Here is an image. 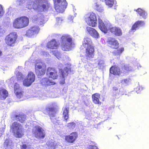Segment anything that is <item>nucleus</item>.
Returning a JSON list of instances; mask_svg holds the SVG:
<instances>
[{"mask_svg": "<svg viewBox=\"0 0 149 149\" xmlns=\"http://www.w3.org/2000/svg\"><path fill=\"white\" fill-rule=\"evenodd\" d=\"M40 30L39 27L37 26H33L31 27L26 31V35L28 37H30L37 34Z\"/></svg>", "mask_w": 149, "mask_h": 149, "instance_id": "obj_17", "label": "nucleus"}, {"mask_svg": "<svg viewBox=\"0 0 149 149\" xmlns=\"http://www.w3.org/2000/svg\"><path fill=\"white\" fill-rule=\"evenodd\" d=\"M61 49L65 51H69L74 44L72 38L68 34L63 35L61 37Z\"/></svg>", "mask_w": 149, "mask_h": 149, "instance_id": "obj_1", "label": "nucleus"}, {"mask_svg": "<svg viewBox=\"0 0 149 149\" xmlns=\"http://www.w3.org/2000/svg\"><path fill=\"white\" fill-rule=\"evenodd\" d=\"M40 83L43 86H45L54 85L55 84L54 82L50 80L47 77H44L40 80Z\"/></svg>", "mask_w": 149, "mask_h": 149, "instance_id": "obj_24", "label": "nucleus"}, {"mask_svg": "<svg viewBox=\"0 0 149 149\" xmlns=\"http://www.w3.org/2000/svg\"><path fill=\"white\" fill-rule=\"evenodd\" d=\"M56 21H57L58 22L62 20L61 18L60 17H56Z\"/></svg>", "mask_w": 149, "mask_h": 149, "instance_id": "obj_46", "label": "nucleus"}, {"mask_svg": "<svg viewBox=\"0 0 149 149\" xmlns=\"http://www.w3.org/2000/svg\"><path fill=\"white\" fill-rule=\"evenodd\" d=\"M54 8L57 12L62 13L66 8L67 3L66 0H53Z\"/></svg>", "mask_w": 149, "mask_h": 149, "instance_id": "obj_5", "label": "nucleus"}, {"mask_svg": "<svg viewBox=\"0 0 149 149\" xmlns=\"http://www.w3.org/2000/svg\"><path fill=\"white\" fill-rule=\"evenodd\" d=\"M113 89L114 91H116L118 90V88L117 87L114 86L113 88Z\"/></svg>", "mask_w": 149, "mask_h": 149, "instance_id": "obj_47", "label": "nucleus"}, {"mask_svg": "<svg viewBox=\"0 0 149 149\" xmlns=\"http://www.w3.org/2000/svg\"><path fill=\"white\" fill-rule=\"evenodd\" d=\"M13 136L16 138H21L24 135L22 125L17 122H14L10 126Z\"/></svg>", "mask_w": 149, "mask_h": 149, "instance_id": "obj_2", "label": "nucleus"}, {"mask_svg": "<svg viewBox=\"0 0 149 149\" xmlns=\"http://www.w3.org/2000/svg\"><path fill=\"white\" fill-rule=\"evenodd\" d=\"M3 30L2 28L1 25L0 24V34H1L3 33Z\"/></svg>", "mask_w": 149, "mask_h": 149, "instance_id": "obj_45", "label": "nucleus"}, {"mask_svg": "<svg viewBox=\"0 0 149 149\" xmlns=\"http://www.w3.org/2000/svg\"><path fill=\"white\" fill-rule=\"evenodd\" d=\"M8 92L5 89L3 88H0V99L4 100L8 96Z\"/></svg>", "mask_w": 149, "mask_h": 149, "instance_id": "obj_26", "label": "nucleus"}, {"mask_svg": "<svg viewBox=\"0 0 149 149\" xmlns=\"http://www.w3.org/2000/svg\"><path fill=\"white\" fill-rule=\"evenodd\" d=\"M52 106H53V107H48L45 109L46 112L51 118L55 116V115L57 111L56 107V106L55 107L53 104Z\"/></svg>", "mask_w": 149, "mask_h": 149, "instance_id": "obj_21", "label": "nucleus"}, {"mask_svg": "<svg viewBox=\"0 0 149 149\" xmlns=\"http://www.w3.org/2000/svg\"><path fill=\"white\" fill-rule=\"evenodd\" d=\"M2 55V52L1 51H0V57Z\"/></svg>", "mask_w": 149, "mask_h": 149, "instance_id": "obj_48", "label": "nucleus"}, {"mask_svg": "<svg viewBox=\"0 0 149 149\" xmlns=\"http://www.w3.org/2000/svg\"><path fill=\"white\" fill-rule=\"evenodd\" d=\"M41 6L43 8V11L47 10L50 7V5L49 3H47L46 4H42Z\"/></svg>", "mask_w": 149, "mask_h": 149, "instance_id": "obj_35", "label": "nucleus"}, {"mask_svg": "<svg viewBox=\"0 0 149 149\" xmlns=\"http://www.w3.org/2000/svg\"><path fill=\"white\" fill-rule=\"evenodd\" d=\"M46 74L49 78L53 79H56L58 77L57 71L56 69L54 67H48L47 69Z\"/></svg>", "mask_w": 149, "mask_h": 149, "instance_id": "obj_13", "label": "nucleus"}, {"mask_svg": "<svg viewBox=\"0 0 149 149\" xmlns=\"http://www.w3.org/2000/svg\"><path fill=\"white\" fill-rule=\"evenodd\" d=\"M29 23V18L26 16H22L15 19L13 22V25L15 28L20 29L27 26Z\"/></svg>", "mask_w": 149, "mask_h": 149, "instance_id": "obj_3", "label": "nucleus"}, {"mask_svg": "<svg viewBox=\"0 0 149 149\" xmlns=\"http://www.w3.org/2000/svg\"><path fill=\"white\" fill-rule=\"evenodd\" d=\"M75 123L73 122H72L68 123L67 126L69 128L73 129L75 127Z\"/></svg>", "mask_w": 149, "mask_h": 149, "instance_id": "obj_37", "label": "nucleus"}, {"mask_svg": "<svg viewBox=\"0 0 149 149\" xmlns=\"http://www.w3.org/2000/svg\"><path fill=\"white\" fill-rule=\"evenodd\" d=\"M82 45L84 47L93 45L91 39L88 38H84L82 43Z\"/></svg>", "mask_w": 149, "mask_h": 149, "instance_id": "obj_29", "label": "nucleus"}, {"mask_svg": "<svg viewBox=\"0 0 149 149\" xmlns=\"http://www.w3.org/2000/svg\"><path fill=\"white\" fill-rule=\"evenodd\" d=\"M100 96V94L99 93H96L93 94L92 95V98L93 103L95 104H101V102L99 100Z\"/></svg>", "mask_w": 149, "mask_h": 149, "instance_id": "obj_25", "label": "nucleus"}, {"mask_svg": "<svg viewBox=\"0 0 149 149\" xmlns=\"http://www.w3.org/2000/svg\"><path fill=\"white\" fill-rule=\"evenodd\" d=\"M110 73L115 75H120L121 74L120 68L116 65H112L110 68Z\"/></svg>", "mask_w": 149, "mask_h": 149, "instance_id": "obj_20", "label": "nucleus"}, {"mask_svg": "<svg viewBox=\"0 0 149 149\" xmlns=\"http://www.w3.org/2000/svg\"><path fill=\"white\" fill-rule=\"evenodd\" d=\"M35 80V75L33 73L30 72L26 77L23 81V85L29 87L31 86Z\"/></svg>", "mask_w": 149, "mask_h": 149, "instance_id": "obj_9", "label": "nucleus"}, {"mask_svg": "<svg viewBox=\"0 0 149 149\" xmlns=\"http://www.w3.org/2000/svg\"><path fill=\"white\" fill-rule=\"evenodd\" d=\"M63 117L65 120L67 122L69 118V108L65 107L63 108Z\"/></svg>", "mask_w": 149, "mask_h": 149, "instance_id": "obj_31", "label": "nucleus"}, {"mask_svg": "<svg viewBox=\"0 0 149 149\" xmlns=\"http://www.w3.org/2000/svg\"><path fill=\"white\" fill-rule=\"evenodd\" d=\"M139 17H142L144 19H146L147 16L148 14L146 11L143 9L139 8L135 10Z\"/></svg>", "mask_w": 149, "mask_h": 149, "instance_id": "obj_28", "label": "nucleus"}, {"mask_svg": "<svg viewBox=\"0 0 149 149\" xmlns=\"http://www.w3.org/2000/svg\"><path fill=\"white\" fill-rule=\"evenodd\" d=\"M129 81V79H124L122 80V82L123 83L127 84Z\"/></svg>", "mask_w": 149, "mask_h": 149, "instance_id": "obj_44", "label": "nucleus"}, {"mask_svg": "<svg viewBox=\"0 0 149 149\" xmlns=\"http://www.w3.org/2000/svg\"><path fill=\"white\" fill-rule=\"evenodd\" d=\"M35 69L37 76H41L45 74L46 70V66L43 63H37L35 65Z\"/></svg>", "mask_w": 149, "mask_h": 149, "instance_id": "obj_7", "label": "nucleus"}, {"mask_svg": "<svg viewBox=\"0 0 149 149\" xmlns=\"http://www.w3.org/2000/svg\"><path fill=\"white\" fill-rule=\"evenodd\" d=\"M144 24L145 23L143 21L139 20L136 21L132 25L131 29V30L134 31L138 27L143 26Z\"/></svg>", "mask_w": 149, "mask_h": 149, "instance_id": "obj_27", "label": "nucleus"}, {"mask_svg": "<svg viewBox=\"0 0 149 149\" xmlns=\"http://www.w3.org/2000/svg\"><path fill=\"white\" fill-rule=\"evenodd\" d=\"M13 88L14 92L17 98H21L23 97L24 92L19 84L17 83H15Z\"/></svg>", "mask_w": 149, "mask_h": 149, "instance_id": "obj_12", "label": "nucleus"}, {"mask_svg": "<svg viewBox=\"0 0 149 149\" xmlns=\"http://www.w3.org/2000/svg\"><path fill=\"white\" fill-rule=\"evenodd\" d=\"M21 149H30L25 144H22L20 146Z\"/></svg>", "mask_w": 149, "mask_h": 149, "instance_id": "obj_41", "label": "nucleus"}, {"mask_svg": "<svg viewBox=\"0 0 149 149\" xmlns=\"http://www.w3.org/2000/svg\"><path fill=\"white\" fill-rule=\"evenodd\" d=\"M117 49V50H114L112 52L113 55L114 56H120L124 51V48L123 47H121L119 49L118 48Z\"/></svg>", "mask_w": 149, "mask_h": 149, "instance_id": "obj_32", "label": "nucleus"}, {"mask_svg": "<svg viewBox=\"0 0 149 149\" xmlns=\"http://www.w3.org/2000/svg\"><path fill=\"white\" fill-rule=\"evenodd\" d=\"M87 31L89 34L93 38H99V36L97 31L94 29L89 26L86 27Z\"/></svg>", "mask_w": 149, "mask_h": 149, "instance_id": "obj_23", "label": "nucleus"}, {"mask_svg": "<svg viewBox=\"0 0 149 149\" xmlns=\"http://www.w3.org/2000/svg\"><path fill=\"white\" fill-rule=\"evenodd\" d=\"M24 75L21 72H18L16 75L17 81L20 80L24 78Z\"/></svg>", "mask_w": 149, "mask_h": 149, "instance_id": "obj_36", "label": "nucleus"}, {"mask_svg": "<svg viewBox=\"0 0 149 149\" xmlns=\"http://www.w3.org/2000/svg\"><path fill=\"white\" fill-rule=\"evenodd\" d=\"M103 1V0H102ZM106 5L109 7H112L114 4V0H104Z\"/></svg>", "mask_w": 149, "mask_h": 149, "instance_id": "obj_34", "label": "nucleus"}, {"mask_svg": "<svg viewBox=\"0 0 149 149\" xmlns=\"http://www.w3.org/2000/svg\"><path fill=\"white\" fill-rule=\"evenodd\" d=\"M11 118L13 121L16 120L19 122L21 123H23L26 119V116L24 114L19 112L13 114Z\"/></svg>", "mask_w": 149, "mask_h": 149, "instance_id": "obj_10", "label": "nucleus"}, {"mask_svg": "<svg viewBox=\"0 0 149 149\" xmlns=\"http://www.w3.org/2000/svg\"><path fill=\"white\" fill-rule=\"evenodd\" d=\"M85 48V56L87 60H90L91 58H93L94 56L95 49L93 46H90Z\"/></svg>", "mask_w": 149, "mask_h": 149, "instance_id": "obj_15", "label": "nucleus"}, {"mask_svg": "<svg viewBox=\"0 0 149 149\" xmlns=\"http://www.w3.org/2000/svg\"><path fill=\"white\" fill-rule=\"evenodd\" d=\"M109 31L116 36H120L122 35V30L120 28L113 26L112 25Z\"/></svg>", "mask_w": 149, "mask_h": 149, "instance_id": "obj_22", "label": "nucleus"}, {"mask_svg": "<svg viewBox=\"0 0 149 149\" xmlns=\"http://www.w3.org/2000/svg\"><path fill=\"white\" fill-rule=\"evenodd\" d=\"M112 24L109 22H106L104 23L102 22V20L99 21L98 26L100 30L106 33L108 30L110 31Z\"/></svg>", "mask_w": 149, "mask_h": 149, "instance_id": "obj_14", "label": "nucleus"}, {"mask_svg": "<svg viewBox=\"0 0 149 149\" xmlns=\"http://www.w3.org/2000/svg\"><path fill=\"white\" fill-rule=\"evenodd\" d=\"M69 68L65 67L63 69H61L60 74V84H64L65 83V78L68 75Z\"/></svg>", "mask_w": 149, "mask_h": 149, "instance_id": "obj_16", "label": "nucleus"}, {"mask_svg": "<svg viewBox=\"0 0 149 149\" xmlns=\"http://www.w3.org/2000/svg\"><path fill=\"white\" fill-rule=\"evenodd\" d=\"M4 13L3 8L1 5H0V17L2 16Z\"/></svg>", "mask_w": 149, "mask_h": 149, "instance_id": "obj_40", "label": "nucleus"}, {"mask_svg": "<svg viewBox=\"0 0 149 149\" xmlns=\"http://www.w3.org/2000/svg\"><path fill=\"white\" fill-rule=\"evenodd\" d=\"M132 70V68L131 66L129 65H125L121 68V74H126Z\"/></svg>", "mask_w": 149, "mask_h": 149, "instance_id": "obj_30", "label": "nucleus"}, {"mask_svg": "<svg viewBox=\"0 0 149 149\" xmlns=\"http://www.w3.org/2000/svg\"><path fill=\"white\" fill-rule=\"evenodd\" d=\"M30 4L28 5V8L29 9L33 8L34 10L37 9L38 8V5L36 1H31Z\"/></svg>", "mask_w": 149, "mask_h": 149, "instance_id": "obj_33", "label": "nucleus"}, {"mask_svg": "<svg viewBox=\"0 0 149 149\" xmlns=\"http://www.w3.org/2000/svg\"><path fill=\"white\" fill-rule=\"evenodd\" d=\"M95 6L96 8V9L98 11H100L101 10V6L100 5L97 4V3H95Z\"/></svg>", "mask_w": 149, "mask_h": 149, "instance_id": "obj_42", "label": "nucleus"}, {"mask_svg": "<svg viewBox=\"0 0 149 149\" xmlns=\"http://www.w3.org/2000/svg\"><path fill=\"white\" fill-rule=\"evenodd\" d=\"M17 35L16 32H13L7 35L5 39L6 43L9 46L13 47L16 42Z\"/></svg>", "mask_w": 149, "mask_h": 149, "instance_id": "obj_6", "label": "nucleus"}, {"mask_svg": "<svg viewBox=\"0 0 149 149\" xmlns=\"http://www.w3.org/2000/svg\"><path fill=\"white\" fill-rule=\"evenodd\" d=\"M104 62L103 60H100L98 61V65L100 67L103 66Z\"/></svg>", "mask_w": 149, "mask_h": 149, "instance_id": "obj_39", "label": "nucleus"}, {"mask_svg": "<svg viewBox=\"0 0 149 149\" xmlns=\"http://www.w3.org/2000/svg\"><path fill=\"white\" fill-rule=\"evenodd\" d=\"M85 22L89 26L95 27L97 24V17L95 14L93 13H88L85 15Z\"/></svg>", "mask_w": 149, "mask_h": 149, "instance_id": "obj_4", "label": "nucleus"}, {"mask_svg": "<svg viewBox=\"0 0 149 149\" xmlns=\"http://www.w3.org/2000/svg\"><path fill=\"white\" fill-rule=\"evenodd\" d=\"M10 147H11V146H7V149H8V148H8V147H10ZM10 149H12V148H10Z\"/></svg>", "mask_w": 149, "mask_h": 149, "instance_id": "obj_49", "label": "nucleus"}, {"mask_svg": "<svg viewBox=\"0 0 149 149\" xmlns=\"http://www.w3.org/2000/svg\"><path fill=\"white\" fill-rule=\"evenodd\" d=\"M59 44L55 39H52L48 42L47 45V47L52 49H56L58 48Z\"/></svg>", "mask_w": 149, "mask_h": 149, "instance_id": "obj_18", "label": "nucleus"}, {"mask_svg": "<svg viewBox=\"0 0 149 149\" xmlns=\"http://www.w3.org/2000/svg\"><path fill=\"white\" fill-rule=\"evenodd\" d=\"M89 149H99L95 145H90L89 146Z\"/></svg>", "mask_w": 149, "mask_h": 149, "instance_id": "obj_43", "label": "nucleus"}, {"mask_svg": "<svg viewBox=\"0 0 149 149\" xmlns=\"http://www.w3.org/2000/svg\"><path fill=\"white\" fill-rule=\"evenodd\" d=\"M53 54L57 58H60V53L57 50H54L52 52Z\"/></svg>", "mask_w": 149, "mask_h": 149, "instance_id": "obj_38", "label": "nucleus"}, {"mask_svg": "<svg viewBox=\"0 0 149 149\" xmlns=\"http://www.w3.org/2000/svg\"><path fill=\"white\" fill-rule=\"evenodd\" d=\"M32 132L35 136L37 138L43 139L45 136L44 130L38 125L34 126L32 129Z\"/></svg>", "mask_w": 149, "mask_h": 149, "instance_id": "obj_8", "label": "nucleus"}, {"mask_svg": "<svg viewBox=\"0 0 149 149\" xmlns=\"http://www.w3.org/2000/svg\"><path fill=\"white\" fill-rule=\"evenodd\" d=\"M107 43L110 45V47L113 49H117L119 47V44L114 38H110L107 41Z\"/></svg>", "mask_w": 149, "mask_h": 149, "instance_id": "obj_19", "label": "nucleus"}, {"mask_svg": "<svg viewBox=\"0 0 149 149\" xmlns=\"http://www.w3.org/2000/svg\"><path fill=\"white\" fill-rule=\"evenodd\" d=\"M78 137V134L77 132H73L70 134L66 135L65 137V140L67 143H73Z\"/></svg>", "mask_w": 149, "mask_h": 149, "instance_id": "obj_11", "label": "nucleus"}]
</instances>
